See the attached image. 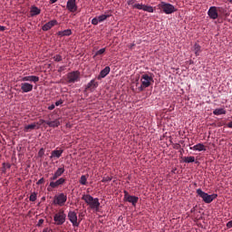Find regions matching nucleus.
<instances>
[{"label": "nucleus", "mask_w": 232, "mask_h": 232, "mask_svg": "<svg viewBox=\"0 0 232 232\" xmlns=\"http://www.w3.org/2000/svg\"><path fill=\"white\" fill-rule=\"evenodd\" d=\"M97 87H99V82H97L95 79H92V81L87 83L85 90H90L91 92H92Z\"/></svg>", "instance_id": "nucleus-17"}, {"label": "nucleus", "mask_w": 232, "mask_h": 232, "mask_svg": "<svg viewBox=\"0 0 232 232\" xmlns=\"http://www.w3.org/2000/svg\"><path fill=\"white\" fill-rule=\"evenodd\" d=\"M81 79V72L79 71L67 72V82L74 83L78 82Z\"/></svg>", "instance_id": "nucleus-7"}, {"label": "nucleus", "mask_w": 232, "mask_h": 232, "mask_svg": "<svg viewBox=\"0 0 232 232\" xmlns=\"http://www.w3.org/2000/svg\"><path fill=\"white\" fill-rule=\"evenodd\" d=\"M63 154V149H55L54 150H52V154L50 156V159H60L62 155Z\"/></svg>", "instance_id": "nucleus-19"}, {"label": "nucleus", "mask_w": 232, "mask_h": 232, "mask_svg": "<svg viewBox=\"0 0 232 232\" xmlns=\"http://www.w3.org/2000/svg\"><path fill=\"white\" fill-rule=\"evenodd\" d=\"M36 126H37L36 123H32L31 125H26V126H24V130H26V132H28V130H35Z\"/></svg>", "instance_id": "nucleus-29"}, {"label": "nucleus", "mask_w": 232, "mask_h": 232, "mask_svg": "<svg viewBox=\"0 0 232 232\" xmlns=\"http://www.w3.org/2000/svg\"><path fill=\"white\" fill-rule=\"evenodd\" d=\"M34 88V85L32 83H29L28 81H24L21 83V90L23 93H29L30 92H32Z\"/></svg>", "instance_id": "nucleus-10"}, {"label": "nucleus", "mask_w": 232, "mask_h": 232, "mask_svg": "<svg viewBox=\"0 0 232 232\" xmlns=\"http://www.w3.org/2000/svg\"><path fill=\"white\" fill-rule=\"evenodd\" d=\"M44 149L42 148V149H40V150H39V152H38V156H39V157H44Z\"/></svg>", "instance_id": "nucleus-38"}, {"label": "nucleus", "mask_w": 232, "mask_h": 232, "mask_svg": "<svg viewBox=\"0 0 232 232\" xmlns=\"http://www.w3.org/2000/svg\"><path fill=\"white\" fill-rule=\"evenodd\" d=\"M54 108H55L54 103H53L52 105L48 106V110H50V111L54 110Z\"/></svg>", "instance_id": "nucleus-43"}, {"label": "nucleus", "mask_w": 232, "mask_h": 232, "mask_svg": "<svg viewBox=\"0 0 232 232\" xmlns=\"http://www.w3.org/2000/svg\"><path fill=\"white\" fill-rule=\"evenodd\" d=\"M43 232H50L49 228H44Z\"/></svg>", "instance_id": "nucleus-48"}, {"label": "nucleus", "mask_w": 232, "mask_h": 232, "mask_svg": "<svg viewBox=\"0 0 232 232\" xmlns=\"http://www.w3.org/2000/svg\"><path fill=\"white\" fill-rule=\"evenodd\" d=\"M140 82L141 85L138 87V92H144L146 88L150 87L155 82L153 72H144L141 75Z\"/></svg>", "instance_id": "nucleus-1"}, {"label": "nucleus", "mask_w": 232, "mask_h": 232, "mask_svg": "<svg viewBox=\"0 0 232 232\" xmlns=\"http://www.w3.org/2000/svg\"><path fill=\"white\" fill-rule=\"evenodd\" d=\"M44 178H41L37 182L36 184L40 185V184H44Z\"/></svg>", "instance_id": "nucleus-41"}, {"label": "nucleus", "mask_w": 232, "mask_h": 232, "mask_svg": "<svg viewBox=\"0 0 232 232\" xmlns=\"http://www.w3.org/2000/svg\"><path fill=\"white\" fill-rule=\"evenodd\" d=\"M63 99H60L59 101L55 102V106L60 107V105H63Z\"/></svg>", "instance_id": "nucleus-35"}, {"label": "nucleus", "mask_w": 232, "mask_h": 232, "mask_svg": "<svg viewBox=\"0 0 232 232\" xmlns=\"http://www.w3.org/2000/svg\"><path fill=\"white\" fill-rule=\"evenodd\" d=\"M54 223L56 226H63L66 220V214L64 210H59L58 213L54 215Z\"/></svg>", "instance_id": "nucleus-5"}, {"label": "nucleus", "mask_w": 232, "mask_h": 232, "mask_svg": "<svg viewBox=\"0 0 232 232\" xmlns=\"http://www.w3.org/2000/svg\"><path fill=\"white\" fill-rule=\"evenodd\" d=\"M41 123H46V125L50 126V128H57L58 126L61 125V121L59 119L56 120H40Z\"/></svg>", "instance_id": "nucleus-11"}, {"label": "nucleus", "mask_w": 232, "mask_h": 232, "mask_svg": "<svg viewBox=\"0 0 232 232\" xmlns=\"http://www.w3.org/2000/svg\"><path fill=\"white\" fill-rule=\"evenodd\" d=\"M88 179L89 175H82L80 178V184H82V186H86L88 184Z\"/></svg>", "instance_id": "nucleus-27"}, {"label": "nucleus", "mask_w": 232, "mask_h": 232, "mask_svg": "<svg viewBox=\"0 0 232 232\" xmlns=\"http://www.w3.org/2000/svg\"><path fill=\"white\" fill-rule=\"evenodd\" d=\"M135 3H136V0H128V5H132L133 8H135V7H134V6H135Z\"/></svg>", "instance_id": "nucleus-36"}, {"label": "nucleus", "mask_w": 232, "mask_h": 232, "mask_svg": "<svg viewBox=\"0 0 232 232\" xmlns=\"http://www.w3.org/2000/svg\"><path fill=\"white\" fill-rule=\"evenodd\" d=\"M66 182L65 178H59V179H56L55 180H51L50 182V188H59L60 186H63Z\"/></svg>", "instance_id": "nucleus-15"}, {"label": "nucleus", "mask_w": 232, "mask_h": 232, "mask_svg": "<svg viewBox=\"0 0 232 232\" xmlns=\"http://www.w3.org/2000/svg\"><path fill=\"white\" fill-rule=\"evenodd\" d=\"M55 24H57V20L49 21L48 23L43 25L42 30L45 32L50 31L52 27L55 26Z\"/></svg>", "instance_id": "nucleus-18"}, {"label": "nucleus", "mask_w": 232, "mask_h": 232, "mask_svg": "<svg viewBox=\"0 0 232 232\" xmlns=\"http://www.w3.org/2000/svg\"><path fill=\"white\" fill-rule=\"evenodd\" d=\"M3 166H4V169H11L12 168V164H10V163H4Z\"/></svg>", "instance_id": "nucleus-39"}, {"label": "nucleus", "mask_w": 232, "mask_h": 232, "mask_svg": "<svg viewBox=\"0 0 232 232\" xmlns=\"http://www.w3.org/2000/svg\"><path fill=\"white\" fill-rule=\"evenodd\" d=\"M158 8H160L161 11H163L165 14H173L177 11V7H175L170 3L167 2H161L158 5Z\"/></svg>", "instance_id": "nucleus-4"}, {"label": "nucleus", "mask_w": 232, "mask_h": 232, "mask_svg": "<svg viewBox=\"0 0 232 232\" xmlns=\"http://www.w3.org/2000/svg\"><path fill=\"white\" fill-rule=\"evenodd\" d=\"M66 8L70 12H76L77 9H78L76 0H68L67 5H66Z\"/></svg>", "instance_id": "nucleus-16"}, {"label": "nucleus", "mask_w": 232, "mask_h": 232, "mask_svg": "<svg viewBox=\"0 0 232 232\" xmlns=\"http://www.w3.org/2000/svg\"><path fill=\"white\" fill-rule=\"evenodd\" d=\"M193 51L196 56H199L202 52L201 45L198 44H194Z\"/></svg>", "instance_id": "nucleus-26"}, {"label": "nucleus", "mask_w": 232, "mask_h": 232, "mask_svg": "<svg viewBox=\"0 0 232 232\" xmlns=\"http://www.w3.org/2000/svg\"><path fill=\"white\" fill-rule=\"evenodd\" d=\"M44 222V219H40L39 222H38V224H37V226H38V227L43 226Z\"/></svg>", "instance_id": "nucleus-44"}, {"label": "nucleus", "mask_w": 232, "mask_h": 232, "mask_svg": "<svg viewBox=\"0 0 232 232\" xmlns=\"http://www.w3.org/2000/svg\"><path fill=\"white\" fill-rule=\"evenodd\" d=\"M111 72V67L107 66L105 68H103V70L101 71V72L98 75V79H103L106 78L107 74H109Z\"/></svg>", "instance_id": "nucleus-20"}, {"label": "nucleus", "mask_w": 232, "mask_h": 232, "mask_svg": "<svg viewBox=\"0 0 232 232\" xmlns=\"http://www.w3.org/2000/svg\"><path fill=\"white\" fill-rule=\"evenodd\" d=\"M105 52H106V49H105V48L100 49V50H98V51L96 52L95 55H96V56H97V55H102L103 53H105Z\"/></svg>", "instance_id": "nucleus-34"}, {"label": "nucleus", "mask_w": 232, "mask_h": 232, "mask_svg": "<svg viewBox=\"0 0 232 232\" xmlns=\"http://www.w3.org/2000/svg\"><path fill=\"white\" fill-rule=\"evenodd\" d=\"M67 199H68V196L65 195V193H60V195L54 196L53 204L57 206H64Z\"/></svg>", "instance_id": "nucleus-8"}, {"label": "nucleus", "mask_w": 232, "mask_h": 232, "mask_svg": "<svg viewBox=\"0 0 232 232\" xmlns=\"http://www.w3.org/2000/svg\"><path fill=\"white\" fill-rule=\"evenodd\" d=\"M136 232H139V231H136Z\"/></svg>", "instance_id": "nucleus-52"}, {"label": "nucleus", "mask_w": 232, "mask_h": 232, "mask_svg": "<svg viewBox=\"0 0 232 232\" xmlns=\"http://www.w3.org/2000/svg\"><path fill=\"white\" fill-rule=\"evenodd\" d=\"M134 8L136 9H140L142 11H145V12H154V7L153 6H150L148 5H142V4H140V3H137L136 5H134Z\"/></svg>", "instance_id": "nucleus-13"}, {"label": "nucleus", "mask_w": 232, "mask_h": 232, "mask_svg": "<svg viewBox=\"0 0 232 232\" xmlns=\"http://www.w3.org/2000/svg\"><path fill=\"white\" fill-rule=\"evenodd\" d=\"M65 69H66L65 65H62L61 67L58 68V72L62 73L63 72H64Z\"/></svg>", "instance_id": "nucleus-37"}, {"label": "nucleus", "mask_w": 232, "mask_h": 232, "mask_svg": "<svg viewBox=\"0 0 232 232\" xmlns=\"http://www.w3.org/2000/svg\"><path fill=\"white\" fill-rule=\"evenodd\" d=\"M72 32L71 29H66L65 31H59L57 35L59 36H70L72 35Z\"/></svg>", "instance_id": "nucleus-25"}, {"label": "nucleus", "mask_w": 232, "mask_h": 232, "mask_svg": "<svg viewBox=\"0 0 232 232\" xmlns=\"http://www.w3.org/2000/svg\"><path fill=\"white\" fill-rule=\"evenodd\" d=\"M68 219L72 224L73 227H79L80 222L78 220L77 213L75 211L70 210L67 215Z\"/></svg>", "instance_id": "nucleus-9"}, {"label": "nucleus", "mask_w": 232, "mask_h": 232, "mask_svg": "<svg viewBox=\"0 0 232 232\" xmlns=\"http://www.w3.org/2000/svg\"><path fill=\"white\" fill-rule=\"evenodd\" d=\"M109 181H111V177H104L102 179V182H109Z\"/></svg>", "instance_id": "nucleus-40"}, {"label": "nucleus", "mask_w": 232, "mask_h": 232, "mask_svg": "<svg viewBox=\"0 0 232 232\" xmlns=\"http://www.w3.org/2000/svg\"><path fill=\"white\" fill-rule=\"evenodd\" d=\"M82 199L86 202L88 206L91 207L92 210L99 211L101 202L99 198H93L92 195H82Z\"/></svg>", "instance_id": "nucleus-2"}, {"label": "nucleus", "mask_w": 232, "mask_h": 232, "mask_svg": "<svg viewBox=\"0 0 232 232\" xmlns=\"http://www.w3.org/2000/svg\"><path fill=\"white\" fill-rule=\"evenodd\" d=\"M197 194L198 197L202 198V200L207 204H210V202L214 201V199L218 197L217 193L208 195V193H206V191H203L201 188L197 189Z\"/></svg>", "instance_id": "nucleus-3"}, {"label": "nucleus", "mask_w": 232, "mask_h": 232, "mask_svg": "<svg viewBox=\"0 0 232 232\" xmlns=\"http://www.w3.org/2000/svg\"><path fill=\"white\" fill-rule=\"evenodd\" d=\"M227 2H230V3H232V0H227Z\"/></svg>", "instance_id": "nucleus-51"}, {"label": "nucleus", "mask_w": 232, "mask_h": 232, "mask_svg": "<svg viewBox=\"0 0 232 232\" xmlns=\"http://www.w3.org/2000/svg\"><path fill=\"white\" fill-rule=\"evenodd\" d=\"M193 211H195V208H192V209H191V212H192V213H193Z\"/></svg>", "instance_id": "nucleus-50"}, {"label": "nucleus", "mask_w": 232, "mask_h": 232, "mask_svg": "<svg viewBox=\"0 0 232 232\" xmlns=\"http://www.w3.org/2000/svg\"><path fill=\"white\" fill-rule=\"evenodd\" d=\"M6 27L5 25H0V32L5 31Z\"/></svg>", "instance_id": "nucleus-45"}, {"label": "nucleus", "mask_w": 232, "mask_h": 232, "mask_svg": "<svg viewBox=\"0 0 232 232\" xmlns=\"http://www.w3.org/2000/svg\"><path fill=\"white\" fill-rule=\"evenodd\" d=\"M31 202H34L37 199V193L35 191L34 193H31L30 198H29Z\"/></svg>", "instance_id": "nucleus-31"}, {"label": "nucleus", "mask_w": 232, "mask_h": 232, "mask_svg": "<svg viewBox=\"0 0 232 232\" xmlns=\"http://www.w3.org/2000/svg\"><path fill=\"white\" fill-rule=\"evenodd\" d=\"M99 23H100L99 16H95L94 18H92V24H93L94 26H97Z\"/></svg>", "instance_id": "nucleus-32"}, {"label": "nucleus", "mask_w": 232, "mask_h": 232, "mask_svg": "<svg viewBox=\"0 0 232 232\" xmlns=\"http://www.w3.org/2000/svg\"><path fill=\"white\" fill-rule=\"evenodd\" d=\"M111 17V15L109 14H102V15H100L99 16V23H102V22H105V20H107V18Z\"/></svg>", "instance_id": "nucleus-30"}, {"label": "nucleus", "mask_w": 232, "mask_h": 232, "mask_svg": "<svg viewBox=\"0 0 232 232\" xmlns=\"http://www.w3.org/2000/svg\"><path fill=\"white\" fill-rule=\"evenodd\" d=\"M22 81H27L28 82H39L40 78L38 76H24Z\"/></svg>", "instance_id": "nucleus-21"}, {"label": "nucleus", "mask_w": 232, "mask_h": 232, "mask_svg": "<svg viewBox=\"0 0 232 232\" xmlns=\"http://www.w3.org/2000/svg\"><path fill=\"white\" fill-rule=\"evenodd\" d=\"M123 193H124L123 200L126 202H130V204L133 207H136L139 202V196L130 195L129 191L127 190H124Z\"/></svg>", "instance_id": "nucleus-6"}, {"label": "nucleus", "mask_w": 232, "mask_h": 232, "mask_svg": "<svg viewBox=\"0 0 232 232\" xmlns=\"http://www.w3.org/2000/svg\"><path fill=\"white\" fill-rule=\"evenodd\" d=\"M227 128H232V121L227 123Z\"/></svg>", "instance_id": "nucleus-47"}, {"label": "nucleus", "mask_w": 232, "mask_h": 232, "mask_svg": "<svg viewBox=\"0 0 232 232\" xmlns=\"http://www.w3.org/2000/svg\"><path fill=\"white\" fill-rule=\"evenodd\" d=\"M213 114L215 116H220L221 114H227V111L225 108H216V110L213 111Z\"/></svg>", "instance_id": "nucleus-24"}, {"label": "nucleus", "mask_w": 232, "mask_h": 232, "mask_svg": "<svg viewBox=\"0 0 232 232\" xmlns=\"http://www.w3.org/2000/svg\"><path fill=\"white\" fill-rule=\"evenodd\" d=\"M135 45H136V44H129V48H130V50H132Z\"/></svg>", "instance_id": "nucleus-46"}, {"label": "nucleus", "mask_w": 232, "mask_h": 232, "mask_svg": "<svg viewBox=\"0 0 232 232\" xmlns=\"http://www.w3.org/2000/svg\"><path fill=\"white\" fill-rule=\"evenodd\" d=\"M227 228H232V220H229V222H227Z\"/></svg>", "instance_id": "nucleus-42"}, {"label": "nucleus", "mask_w": 232, "mask_h": 232, "mask_svg": "<svg viewBox=\"0 0 232 232\" xmlns=\"http://www.w3.org/2000/svg\"><path fill=\"white\" fill-rule=\"evenodd\" d=\"M53 60L56 62V63H60L61 61H63V56L61 54H55L53 56Z\"/></svg>", "instance_id": "nucleus-33"}, {"label": "nucleus", "mask_w": 232, "mask_h": 232, "mask_svg": "<svg viewBox=\"0 0 232 232\" xmlns=\"http://www.w3.org/2000/svg\"><path fill=\"white\" fill-rule=\"evenodd\" d=\"M51 3H56L57 0H50Z\"/></svg>", "instance_id": "nucleus-49"}, {"label": "nucleus", "mask_w": 232, "mask_h": 232, "mask_svg": "<svg viewBox=\"0 0 232 232\" xmlns=\"http://www.w3.org/2000/svg\"><path fill=\"white\" fill-rule=\"evenodd\" d=\"M183 161L184 163H194L195 157H184Z\"/></svg>", "instance_id": "nucleus-28"}, {"label": "nucleus", "mask_w": 232, "mask_h": 232, "mask_svg": "<svg viewBox=\"0 0 232 232\" xmlns=\"http://www.w3.org/2000/svg\"><path fill=\"white\" fill-rule=\"evenodd\" d=\"M208 15L209 18H211L212 20H217V18H218V7L217 6H211L209 7L208 11Z\"/></svg>", "instance_id": "nucleus-12"}, {"label": "nucleus", "mask_w": 232, "mask_h": 232, "mask_svg": "<svg viewBox=\"0 0 232 232\" xmlns=\"http://www.w3.org/2000/svg\"><path fill=\"white\" fill-rule=\"evenodd\" d=\"M31 17H34L35 15H39L41 14V9L37 6L31 7Z\"/></svg>", "instance_id": "nucleus-23"}, {"label": "nucleus", "mask_w": 232, "mask_h": 232, "mask_svg": "<svg viewBox=\"0 0 232 232\" xmlns=\"http://www.w3.org/2000/svg\"><path fill=\"white\" fill-rule=\"evenodd\" d=\"M65 172V167H59L56 171L53 173V177L50 178V180H55L57 179H60L62 175Z\"/></svg>", "instance_id": "nucleus-14"}, {"label": "nucleus", "mask_w": 232, "mask_h": 232, "mask_svg": "<svg viewBox=\"0 0 232 232\" xmlns=\"http://www.w3.org/2000/svg\"><path fill=\"white\" fill-rule=\"evenodd\" d=\"M190 150H198V151L207 150V146H205V144L203 143H198L190 147Z\"/></svg>", "instance_id": "nucleus-22"}]
</instances>
